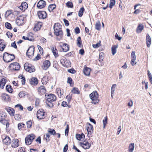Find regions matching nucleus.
<instances>
[{
	"instance_id": "18",
	"label": "nucleus",
	"mask_w": 152,
	"mask_h": 152,
	"mask_svg": "<svg viewBox=\"0 0 152 152\" xmlns=\"http://www.w3.org/2000/svg\"><path fill=\"white\" fill-rule=\"evenodd\" d=\"M54 34L57 36H59L60 38L58 39V40H59L60 38L62 37V31L61 29L58 30H54Z\"/></svg>"
},
{
	"instance_id": "25",
	"label": "nucleus",
	"mask_w": 152,
	"mask_h": 152,
	"mask_svg": "<svg viewBox=\"0 0 152 152\" xmlns=\"http://www.w3.org/2000/svg\"><path fill=\"white\" fill-rule=\"evenodd\" d=\"M51 50L53 55L55 58H56L58 56V50L55 47H52L51 48Z\"/></svg>"
},
{
	"instance_id": "30",
	"label": "nucleus",
	"mask_w": 152,
	"mask_h": 152,
	"mask_svg": "<svg viewBox=\"0 0 152 152\" xmlns=\"http://www.w3.org/2000/svg\"><path fill=\"white\" fill-rule=\"evenodd\" d=\"M49 77L47 76H44L42 79L41 81L42 83L44 84H46L47 82L48 81Z\"/></svg>"
},
{
	"instance_id": "47",
	"label": "nucleus",
	"mask_w": 152,
	"mask_h": 152,
	"mask_svg": "<svg viewBox=\"0 0 152 152\" xmlns=\"http://www.w3.org/2000/svg\"><path fill=\"white\" fill-rule=\"evenodd\" d=\"M84 11V9L83 7H81L78 13V15L80 17H81L83 15Z\"/></svg>"
},
{
	"instance_id": "41",
	"label": "nucleus",
	"mask_w": 152,
	"mask_h": 152,
	"mask_svg": "<svg viewBox=\"0 0 152 152\" xmlns=\"http://www.w3.org/2000/svg\"><path fill=\"white\" fill-rule=\"evenodd\" d=\"M6 89L7 91L9 93H11L13 91V89L10 85H7L6 86Z\"/></svg>"
},
{
	"instance_id": "50",
	"label": "nucleus",
	"mask_w": 152,
	"mask_h": 152,
	"mask_svg": "<svg viewBox=\"0 0 152 152\" xmlns=\"http://www.w3.org/2000/svg\"><path fill=\"white\" fill-rule=\"evenodd\" d=\"M140 5V4H137V5H135V6L134 7V9L135 10V11L134 12V14H138L140 12V10L139 9H138L136 10V7Z\"/></svg>"
},
{
	"instance_id": "21",
	"label": "nucleus",
	"mask_w": 152,
	"mask_h": 152,
	"mask_svg": "<svg viewBox=\"0 0 152 152\" xmlns=\"http://www.w3.org/2000/svg\"><path fill=\"white\" fill-rule=\"evenodd\" d=\"M19 140L17 139L15 140H13L12 141L11 146L12 147L14 148H16L18 147L19 145L18 142Z\"/></svg>"
},
{
	"instance_id": "33",
	"label": "nucleus",
	"mask_w": 152,
	"mask_h": 152,
	"mask_svg": "<svg viewBox=\"0 0 152 152\" xmlns=\"http://www.w3.org/2000/svg\"><path fill=\"white\" fill-rule=\"evenodd\" d=\"M134 148V143H131L129 145L128 147L129 152H133Z\"/></svg>"
},
{
	"instance_id": "27",
	"label": "nucleus",
	"mask_w": 152,
	"mask_h": 152,
	"mask_svg": "<svg viewBox=\"0 0 152 152\" xmlns=\"http://www.w3.org/2000/svg\"><path fill=\"white\" fill-rule=\"evenodd\" d=\"M3 142L5 144L9 145L10 144L11 140L9 137L7 136L3 140Z\"/></svg>"
},
{
	"instance_id": "32",
	"label": "nucleus",
	"mask_w": 152,
	"mask_h": 152,
	"mask_svg": "<svg viewBox=\"0 0 152 152\" xmlns=\"http://www.w3.org/2000/svg\"><path fill=\"white\" fill-rule=\"evenodd\" d=\"M30 82L31 84L33 85H36L38 83L37 79L35 77L32 78Z\"/></svg>"
},
{
	"instance_id": "9",
	"label": "nucleus",
	"mask_w": 152,
	"mask_h": 152,
	"mask_svg": "<svg viewBox=\"0 0 152 152\" xmlns=\"http://www.w3.org/2000/svg\"><path fill=\"white\" fill-rule=\"evenodd\" d=\"M86 129L88 132L87 136L89 137H91L92 134L93 132V126L90 123L88 124Z\"/></svg>"
},
{
	"instance_id": "45",
	"label": "nucleus",
	"mask_w": 152,
	"mask_h": 152,
	"mask_svg": "<svg viewBox=\"0 0 152 152\" xmlns=\"http://www.w3.org/2000/svg\"><path fill=\"white\" fill-rule=\"evenodd\" d=\"M107 116H106V117H104V119L103 120L102 122L103 125V129H104L105 128V126L107 123Z\"/></svg>"
},
{
	"instance_id": "11",
	"label": "nucleus",
	"mask_w": 152,
	"mask_h": 152,
	"mask_svg": "<svg viewBox=\"0 0 152 152\" xmlns=\"http://www.w3.org/2000/svg\"><path fill=\"white\" fill-rule=\"evenodd\" d=\"M80 145L84 149H88L91 147V145L88 142L84 141L83 142H80Z\"/></svg>"
},
{
	"instance_id": "6",
	"label": "nucleus",
	"mask_w": 152,
	"mask_h": 152,
	"mask_svg": "<svg viewBox=\"0 0 152 152\" xmlns=\"http://www.w3.org/2000/svg\"><path fill=\"white\" fill-rule=\"evenodd\" d=\"M9 67L11 70L18 71L20 69V66L18 63L14 62L10 64Z\"/></svg>"
},
{
	"instance_id": "1",
	"label": "nucleus",
	"mask_w": 152,
	"mask_h": 152,
	"mask_svg": "<svg viewBox=\"0 0 152 152\" xmlns=\"http://www.w3.org/2000/svg\"><path fill=\"white\" fill-rule=\"evenodd\" d=\"M45 99H46V103L49 107H52L53 104L51 102L56 101V97L53 94H50L45 95Z\"/></svg>"
},
{
	"instance_id": "54",
	"label": "nucleus",
	"mask_w": 152,
	"mask_h": 152,
	"mask_svg": "<svg viewBox=\"0 0 152 152\" xmlns=\"http://www.w3.org/2000/svg\"><path fill=\"white\" fill-rule=\"evenodd\" d=\"M5 27L9 29H11L12 28L11 26L10 23L7 22L5 23Z\"/></svg>"
},
{
	"instance_id": "43",
	"label": "nucleus",
	"mask_w": 152,
	"mask_h": 152,
	"mask_svg": "<svg viewBox=\"0 0 152 152\" xmlns=\"http://www.w3.org/2000/svg\"><path fill=\"white\" fill-rule=\"evenodd\" d=\"M50 135L49 133L46 134L45 136H44V139L47 142H48L50 140Z\"/></svg>"
},
{
	"instance_id": "16",
	"label": "nucleus",
	"mask_w": 152,
	"mask_h": 152,
	"mask_svg": "<svg viewBox=\"0 0 152 152\" xmlns=\"http://www.w3.org/2000/svg\"><path fill=\"white\" fill-rule=\"evenodd\" d=\"M38 91L39 94L42 95L45 94L46 90L44 86H41L38 89Z\"/></svg>"
},
{
	"instance_id": "40",
	"label": "nucleus",
	"mask_w": 152,
	"mask_h": 152,
	"mask_svg": "<svg viewBox=\"0 0 152 152\" xmlns=\"http://www.w3.org/2000/svg\"><path fill=\"white\" fill-rule=\"evenodd\" d=\"M71 91L72 93L75 94H79L80 93V91L79 89L75 87L73 88Z\"/></svg>"
},
{
	"instance_id": "64",
	"label": "nucleus",
	"mask_w": 152,
	"mask_h": 152,
	"mask_svg": "<svg viewBox=\"0 0 152 152\" xmlns=\"http://www.w3.org/2000/svg\"><path fill=\"white\" fill-rule=\"evenodd\" d=\"M133 102L132 100H130L128 104V106L129 107H131L133 106Z\"/></svg>"
},
{
	"instance_id": "14",
	"label": "nucleus",
	"mask_w": 152,
	"mask_h": 152,
	"mask_svg": "<svg viewBox=\"0 0 152 152\" xmlns=\"http://www.w3.org/2000/svg\"><path fill=\"white\" fill-rule=\"evenodd\" d=\"M50 65V63L49 61H45L43 63L42 68L43 69L46 70L49 67Z\"/></svg>"
},
{
	"instance_id": "58",
	"label": "nucleus",
	"mask_w": 152,
	"mask_h": 152,
	"mask_svg": "<svg viewBox=\"0 0 152 152\" xmlns=\"http://www.w3.org/2000/svg\"><path fill=\"white\" fill-rule=\"evenodd\" d=\"M12 13V11L11 10L7 11L5 14V17H8L10 14Z\"/></svg>"
},
{
	"instance_id": "56",
	"label": "nucleus",
	"mask_w": 152,
	"mask_h": 152,
	"mask_svg": "<svg viewBox=\"0 0 152 152\" xmlns=\"http://www.w3.org/2000/svg\"><path fill=\"white\" fill-rule=\"evenodd\" d=\"M69 66V63L68 60L67 59L65 60V61L64 62V64L63 66L65 67H68Z\"/></svg>"
},
{
	"instance_id": "8",
	"label": "nucleus",
	"mask_w": 152,
	"mask_h": 152,
	"mask_svg": "<svg viewBox=\"0 0 152 152\" xmlns=\"http://www.w3.org/2000/svg\"><path fill=\"white\" fill-rule=\"evenodd\" d=\"M45 113L43 110L42 109L39 110L37 114V118L39 119H43L45 117Z\"/></svg>"
},
{
	"instance_id": "17",
	"label": "nucleus",
	"mask_w": 152,
	"mask_h": 152,
	"mask_svg": "<svg viewBox=\"0 0 152 152\" xmlns=\"http://www.w3.org/2000/svg\"><path fill=\"white\" fill-rule=\"evenodd\" d=\"M6 109L11 116H13L14 115L15 111L13 108L10 107H7L6 108Z\"/></svg>"
},
{
	"instance_id": "60",
	"label": "nucleus",
	"mask_w": 152,
	"mask_h": 152,
	"mask_svg": "<svg viewBox=\"0 0 152 152\" xmlns=\"http://www.w3.org/2000/svg\"><path fill=\"white\" fill-rule=\"evenodd\" d=\"M69 132V126L68 125H67L66 128L65 130V133L66 136H67L68 135V133Z\"/></svg>"
},
{
	"instance_id": "3",
	"label": "nucleus",
	"mask_w": 152,
	"mask_h": 152,
	"mask_svg": "<svg viewBox=\"0 0 152 152\" xmlns=\"http://www.w3.org/2000/svg\"><path fill=\"white\" fill-rule=\"evenodd\" d=\"M15 58L14 55L9 54L7 53H4L3 56L4 60L6 62L12 61Z\"/></svg>"
},
{
	"instance_id": "5",
	"label": "nucleus",
	"mask_w": 152,
	"mask_h": 152,
	"mask_svg": "<svg viewBox=\"0 0 152 152\" xmlns=\"http://www.w3.org/2000/svg\"><path fill=\"white\" fill-rule=\"evenodd\" d=\"M35 138V136L33 134H31L27 136L26 137L25 143L27 145H29L32 142L33 140Z\"/></svg>"
},
{
	"instance_id": "13",
	"label": "nucleus",
	"mask_w": 152,
	"mask_h": 152,
	"mask_svg": "<svg viewBox=\"0 0 152 152\" xmlns=\"http://www.w3.org/2000/svg\"><path fill=\"white\" fill-rule=\"evenodd\" d=\"M46 5V3L45 1L43 0H40L38 2L37 5V7L40 9L43 8Z\"/></svg>"
},
{
	"instance_id": "55",
	"label": "nucleus",
	"mask_w": 152,
	"mask_h": 152,
	"mask_svg": "<svg viewBox=\"0 0 152 152\" xmlns=\"http://www.w3.org/2000/svg\"><path fill=\"white\" fill-rule=\"evenodd\" d=\"M25 95V92L23 91H20L18 94L19 96L21 98L24 97Z\"/></svg>"
},
{
	"instance_id": "51",
	"label": "nucleus",
	"mask_w": 152,
	"mask_h": 152,
	"mask_svg": "<svg viewBox=\"0 0 152 152\" xmlns=\"http://www.w3.org/2000/svg\"><path fill=\"white\" fill-rule=\"evenodd\" d=\"M116 86V84H114L113 85L111 88V92L112 94H114L115 90V88Z\"/></svg>"
},
{
	"instance_id": "52",
	"label": "nucleus",
	"mask_w": 152,
	"mask_h": 152,
	"mask_svg": "<svg viewBox=\"0 0 152 152\" xmlns=\"http://www.w3.org/2000/svg\"><path fill=\"white\" fill-rule=\"evenodd\" d=\"M26 125L28 128H30L32 125V122L31 121H29L27 122Z\"/></svg>"
},
{
	"instance_id": "7",
	"label": "nucleus",
	"mask_w": 152,
	"mask_h": 152,
	"mask_svg": "<svg viewBox=\"0 0 152 152\" xmlns=\"http://www.w3.org/2000/svg\"><path fill=\"white\" fill-rule=\"evenodd\" d=\"M34 47L33 46L29 47L27 51L26 55L28 56L29 58H31L34 55Z\"/></svg>"
},
{
	"instance_id": "62",
	"label": "nucleus",
	"mask_w": 152,
	"mask_h": 152,
	"mask_svg": "<svg viewBox=\"0 0 152 152\" xmlns=\"http://www.w3.org/2000/svg\"><path fill=\"white\" fill-rule=\"evenodd\" d=\"M40 100L39 99L37 98L36 99L35 102V105L36 106H38Z\"/></svg>"
},
{
	"instance_id": "22",
	"label": "nucleus",
	"mask_w": 152,
	"mask_h": 152,
	"mask_svg": "<svg viewBox=\"0 0 152 152\" xmlns=\"http://www.w3.org/2000/svg\"><path fill=\"white\" fill-rule=\"evenodd\" d=\"M57 94L58 96L61 98L62 97L63 95L64 94V92L63 89L61 90L60 88H58L56 89Z\"/></svg>"
},
{
	"instance_id": "53",
	"label": "nucleus",
	"mask_w": 152,
	"mask_h": 152,
	"mask_svg": "<svg viewBox=\"0 0 152 152\" xmlns=\"http://www.w3.org/2000/svg\"><path fill=\"white\" fill-rule=\"evenodd\" d=\"M66 5L68 7L72 8L73 7V4L72 2L68 1L66 3Z\"/></svg>"
},
{
	"instance_id": "35",
	"label": "nucleus",
	"mask_w": 152,
	"mask_h": 152,
	"mask_svg": "<svg viewBox=\"0 0 152 152\" xmlns=\"http://www.w3.org/2000/svg\"><path fill=\"white\" fill-rule=\"evenodd\" d=\"M21 7H22V10H25L28 8V4L26 2H23L21 4Z\"/></svg>"
},
{
	"instance_id": "26",
	"label": "nucleus",
	"mask_w": 152,
	"mask_h": 152,
	"mask_svg": "<svg viewBox=\"0 0 152 152\" xmlns=\"http://www.w3.org/2000/svg\"><path fill=\"white\" fill-rule=\"evenodd\" d=\"M76 138L79 140H83L85 138V135L83 133L81 134H77L76 135Z\"/></svg>"
},
{
	"instance_id": "20",
	"label": "nucleus",
	"mask_w": 152,
	"mask_h": 152,
	"mask_svg": "<svg viewBox=\"0 0 152 152\" xmlns=\"http://www.w3.org/2000/svg\"><path fill=\"white\" fill-rule=\"evenodd\" d=\"M144 29L143 25L141 24H140L138 26L136 30V32L137 33H140Z\"/></svg>"
},
{
	"instance_id": "24",
	"label": "nucleus",
	"mask_w": 152,
	"mask_h": 152,
	"mask_svg": "<svg viewBox=\"0 0 152 152\" xmlns=\"http://www.w3.org/2000/svg\"><path fill=\"white\" fill-rule=\"evenodd\" d=\"M91 69L90 68L85 67H84L83 72L84 74L86 76H89L90 75Z\"/></svg>"
},
{
	"instance_id": "42",
	"label": "nucleus",
	"mask_w": 152,
	"mask_h": 152,
	"mask_svg": "<svg viewBox=\"0 0 152 152\" xmlns=\"http://www.w3.org/2000/svg\"><path fill=\"white\" fill-rule=\"evenodd\" d=\"M18 78L19 79H20L21 80V81L22 84L24 85L25 83V78L22 75H19L18 76Z\"/></svg>"
},
{
	"instance_id": "46",
	"label": "nucleus",
	"mask_w": 152,
	"mask_h": 152,
	"mask_svg": "<svg viewBox=\"0 0 152 152\" xmlns=\"http://www.w3.org/2000/svg\"><path fill=\"white\" fill-rule=\"evenodd\" d=\"M115 0H110L109 7L111 9L115 5Z\"/></svg>"
},
{
	"instance_id": "12",
	"label": "nucleus",
	"mask_w": 152,
	"mask_h": 152,
	"mask_svg": "<svg viewBox=\"0 0 152 152\" xmlns=\"http://www.w3.org/2000/svg\"><path fill=\"white\" fill-rule=\"evenodd\" d=\"M38 16L40 19H44L46 18L47 14L45 12L39 11L37 13Z\"/></svg>"
},
{
	"instance_id": "63",
	"label": "nucleus",
	"mask_w": 152,
	"mask_h": 152,
	"mask_svg": "<svg viewBox=\"0 0 152 152\" xmlns=\"http://www.w3.org/2000/svg\"><path fill=\"white\" fill-rule=\"evenodd\" d=\"M101 45L100 43H97L96 44L93 45V47L94 48H97L99 47Z\"/></svg>"
},
{
	"instance_id": "31",
	"label": "nucleus",
	"mask_w": 152,
	"mask_h": 152,
	"mask_svg": "<svg viewBox=\"0 0 152 152\" xmlns=\"http://www.w3.org/2000/svg\"><path fill=\"white\" fill-rule=\"evenodd\" d=\"M62 47L64 52H66L69 50V46L67 44L65 43L63 44Z\"/></svg>"
},
{
	"instance_id": "2",
	"label": "nucleus",
	"mask_w": 152,
	"mask_h": 152,
	"mask_svg": "<svg viewBox=\"0 0 152 152\" xmlns=\"http://www.w3.org/2000/svg\"><path fill=\"white\" fill-rule=\"evenodd\" d=\"M98 95L96 91H94L90 95V97L92 100V103L94 104H96L99 102L98 98Z\"/></svg>"
},
{
	"instance_id": "34",
	"label": "nucleus",
	"mask_w": 152,
	"mask_h": 152,
	"mask_svg": "<svg viewBox=\"0 0 152 152\" xmlns=\"http://www.w3.org/2000/svg\"><path fill=\"white\" fill-rule=\"evenodd\" d=\"M6 83V80L4 78H2L0 81V87L3 89Z\"/></svg>"
},
{
	"instance_id": "29",
	"label": "nucleus",
	"mask_w": 152,
	"mask_h": 152,
	"mask_svg": "<svg viewBox=\"0 0 152 152\" xmlns=\"http://www.w3.org/2000/svg\"><path fill=\"white\" fill-rule=\"evenodd\" d=\"M118 45H113L111 47V52L112 54L114 55L116 53L117 49L118 48Z\"/></svg>"
},
{
	"instance_id": "57",
	"label": "nucleus",
	"mask_w": 152,
	"mask_h": 152,
	"mask_svg": "<svg viewBox=\"0 0 152 152\" xmlns=\"http://www.w3.org/2000/svg\"><path fill=\"white\" fill-rule=\"evenodd\" d=\"M132 59H136V56L135 54V52L134 51H133L131 53Z\"/></svg>"
},
{
	"instance_id": "38",
	"label": "nucleus",
	"mask_w": 152,
	"mask_h": 152,
	"mask_svg": "<svg viewBox=\"0 0 152 152\" xmlns=\"http://www.w3.org/2000/svg\"><path fill=\"white\" fill-rule=\"evenodd\" d=\"M61 29V25L59 23H55L54 25V30H58Z\"/></svg>"
},
{
	"instance_id": "49",
	"label": "nucleus",
	"mask_w": 152,
	"mask_h": 152,
	"mask_svg": "<svg viewBox=\"0 0 152 152\" xmlns=\"http://www.w3.org/2000/svg\"><path fill=\"white\" fill-rule=\"evenodd\" d=\"M48 132L49 133L53 135L56 134L55 131L54 129H49L48 130Z\"/></svg>"
},
{
	"instance_id": "36",
	"label": "nucleus",
	"mask_w": 152,
	"mask_h": 152,
	"mask_svg": "<svg viewBox=\"0 0 152 152\" xmlns=\"http://www.w3.org/2000/svg\"><path fill=\"white\" fill-rule=\"evenodd\" d=\"M82 44V41L80 37H78L77 40V46L81 48L83 45Z\"/></svg>"
},
{
	"instance_id": "19",
	"label": "nucleus",
	"mask_w": 152,
	"mask_h": 152,
	"mask_svg": "<svg viewBox=\"0 0 152 152\" xmlns=\"http://www.w3.org/2000/svg\"><path fill=\"white\" fill-rule=\"evenodd\" d=\"M6 45V44L4 42L3 40L1 39L0 40V50L2 51Z\"/></svg>"
},
{
	"instance_id": "15",
	"label": "nucleus",
	"mask_w": 152,
	"mask_h": 152,
	"mask_svg": "<svg viewBox=\"0 0 152 152\" xmlns=\"http://www.w3.org/2000/svg\"><path fill=\"white\" fill-rule=\"evenodd\" d=\"M42 26L41 22H39L35 23V26L34 28V31H37L39 30Z\"/></svg>"
},
{
	"instance_id": "4",
	"label": "nucleus",
	"mask_w": 152,
	"mask_h": 152,
	"mask_svg": "<svg viewBox=\"0 0 152 152\" xmlns=\"http://www.w3.org/2000/svg\"><path fill=\"white\" fill-rule=\"evenodd\" d=\"M24 67L25 69L28 72H33L35 71L34 66L28 63H25Z\"/></svg>"
},
{
	"instance_id": "28",
	"label": "nucleus",
	"mask_w": 152,
	"mask_h": 152,
	"mask_svg": "<svg viewBox=\"0 0 152 152\" xmlns=\"http://www.w3.org/2000/svg\"><path fill=\"white\" fill-rule=\"evenodd\" d=\"M1 99L4 101L7 102L9 100L10 97L9 96L5 94H3L1 95Z\"/></svg>"
},
{
	"instance_id": "23",
	"label": "nucleus",
	"mask_w": 152,
	"mask_h": 152,
	"mask_svg": "<svg viewBox=\"0 0 152 152\" xmlns=\"http://www.w3.org/2000/svg\"><path fill=\"white\" fill-rule=\"evenodd\" d=\"M146 44L148 47H149L151 44V39L148 34L146 35Z\"/></svg>"
},
{
	"instance_id": "44",
	"label": "nucleus",
	"mask_w": 152,
	"mask_h": 152,
	"mask_svg": "<svg viewBox=\"0 0 152 152\" xmlns=\"http://www.w3.org/2000/svg\"><path fill=\"white\" fill-rule=\"evenodd\" d=\"M56 7V6L55 4H51L48 6V10L50 12L55 9Z\"/></svg>"
},
{
	"instance_id": "61",
	"label": "nucleus",
	"mask_w": 152,
	"mask_h": 152,
	"mask_svg": "<svg viewBox=\"0 0 152 152\" xmlns=\"http://www.w3.org/2000/svg\"><path fill=\"white\" fill-rule=\"evenodd\" d=\"M6 35L9 38H11L12 36V34L10 32L8 31L6 33Z\"/></svg>"
},
{
	"instance_id": "10",
	"label": "nucleus",
	"mask_w": 152,
	"mask_h": 152,
	"mask_svg": "<svg viewBox=\"0 0 152 152\" xmlns=\"http://www.w3.org/2000/svg\"><path fill=\"white\" fill-rule=\"evenodd\" d=\"M24 17L23 15H20L17 18L16 20V23L18 26H20L24 23Z\"/></svg>"
},
{
	"instance_id": "39",
	"label": "nucleus",
	"mask_w": 152,
	"mask_h": 152,
	"mask_svg": "<svg viewBox=\"0 0 152 152\" xmlns=\"http://www.w3.org/2000/svg\"><path fill=\"white\" fill-rule=\"evenodd\" d=\"M6 115V114L3 112L0 113V121H3L5 119Z\"/></svg>"
},
{
	"instance_id": "37",
	"label": "nucleus",
	"mask_w": 152,
	"mask_h": 152,
	"mask_svg": "<svg viewBox=\"0 0 152 152\" xmlns=\"http://www.w3.org/2000/svg\"><path fill=\"white\" fill-rule=\"evenodd\" d=\"M101 25L100 21L99 20L97 21L95 25V29L97 30H99L100 29Z\"/></svg>"
},
{
	"instance_id": "59",
	"label": "nucleus",
	"mask_w": 152,
	"mask_h": 152,
	"mask_svg": "<svg viewBox=\"0 0 152 152\" xmlns=\"http://www.w3.org/2000/svg\"><path fill=\"white\" fill-rule=\"evenodd\" d=\"M20 115L19 114H16L15 115V118L17 120H19L20 119Z\"/></svg>"
},
{
	"instance_id": "48",
	"label": "nucleus",
	"mask_w": 152,
	"mask_h": 152,
	"mask_svg": "<svg viewBox=\"0 0 152 152\" xmlns=\"http://www.w3.org/2000/svg\"><path fill=\"white\" fill-rule=\"evenodd\" d=\"M25 127V124L23 123H19L18 124V129H21L22 128H24Z\"/></svg>"
}]
</instances>
